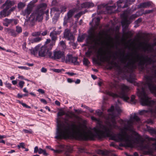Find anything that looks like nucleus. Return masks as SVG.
I'll return each instance as SVG.
<instances>
[{
    "mask_svg": "<svg viewBox=\"0 0 156 156\" xmlns=\"http://www.w3.org/2000/svg\"><path fill=\"white\" fill-rule=\"evenodd\" d=\"M108 112L109 114L106 115L100 110L96 111L97 115L100 118L106 120L105 124L100 125L102 133H100L98 128L94 127L88 130L85 134L78 133L79 138L86 140H93L95 138L101 139L105 137H110L112 140L122 142L120 144L121 146L133 148L136 144L141 149L146 150L144 151L145 154L151 155L153 154V149L149 144H144V140L138 133L134 132L133 134L135 137L133 138L132 135H129L127 133L128 131H133L134 125L137 124L140 126L141 125L140 119L135 113L131 115L129 120H121L120 123L123 125L122 127H121L117 125L116 120L122 112L120 108L117 105L115 106V108L113 106H112L111 108L108 109Z\"/></svg>",
    "mask_w": 156,
    "mask_h": 156,
    "instance_id": "nucleus-1",
    "label": "nucleus"
},
{
    "mask_svg": "<svg viewBox=\"0 0 156 156\" xmlns=\"http://www.w3.org/2000/svg\"><path fill=\"white\" fill-rule=\"evenodd\" d=\"M120 56L118 58L119 60L117 62H115L118 58L115 55H113L114 59L110 62V58L105 56L102 51H98L97 55V57L99 59L101 62H107L113 65L118 70V75L117 76V78L119 80L126 79L129 82L134 83L136 79V76L133 72V69L136 68V62H138V68L140 71H142L144 69L145 64L147 65L154 64L156 62V60H154L150 57L144 58L143 55L140 56L137 53L135 54V59H130L129 62L122 69L121 65L119 64L120 62L121 64H125L127 55L124 56V51L120 52L119 49Z\"/></svg>",
    "mask_w": 156,
    "mask_h": 156,
    "instance_id": "nucleus-2",
    "label": "nucleus"
},
{
    "mask_svg": "<svg viewBox=\"0 0 156 156\" xmlns=\"http://www.w3.org/2000/svg\"><path fill=\"white\" fill-rule=\"evenodd\" d=\"M76 117L74 113L70 112L65 114V118L64 121H62L60 118L57 119V128L56 136L55 138L57 139H68L74 137L76 139L80 140H85L80 139L78 133L85 134L86 132L82 133L81 132V126L80 125H76L75 123H72L70 126L68 121L69 118L72 119Z\"/></svg>",
    "mask_w": 156,
    "mask_h": 156,
    "instance_id": "nucleus-3",
    "label": "nucleus"
},
{
    "mask_svg": "<svg viewBox=\"0 0 156 156\" xmlns=\"http://www.w3.org/2000/svg\"><path fill=\"white\" fill-rule=\"evenodd\" d=\"M151 76H153V75L145 76V83H142L138 85L139 86L137 89V95L141 105L149 107L147 110L139 111V114L146 116L150 115L151 117L156 118V96L154 93L150 90L147 83V77Z\"/></svg>",
    "mask_w": 156,
    "mask_h": 156,
    "instance_id": "nucleus-4",
    "label": "nucleus"
},
{
    "mask_svg": "<svg viewBox=\"0 0 156 156\" xmlns=\"http://www.w3.org/2000/svg\"><path fill=\"white\" fill-rule=\"evenodd\" d=\"M112 86L115 93L108 90H105L104 93L113 98L120 97L124 101L132 104L136 103L135 95H132L130 99L129 97V91L131 90L129 87L123 84L119 85L116 80Z\"/></svg>",
    "mask_w": 156,
    "mask_h": 156,
    "instance_id": "nucleus-5",
    "label": "nucleus"
},
{
    "mask_svg": "<svg viewBox=\"0 0 156 156\" xmlns=\"http://www.w3.org/2000/svg\"><path fill=\"white\" fill-rule=\"evenodd\" d=\"M47 5L44 3L40 4L37 7V9L30 15L29 22L31 21V23L30 24L31 26L34 25V22L36 21H41L43 18V14L44 11L46 9Z\"/></svg>",
    "mask_w": 156,
    "mask_h": 156,
    "instance_id": "nucleus-6",
    "label": "nucleus"
},
{
    "mask_svg": "<svg viewBox=\"0 0 156 156\" xmlns=\"http://www.w3.org/2000/svg\"><path fill=\"white\" fill-rule=\"evenodd\" d=\"M50 39H47L45 44L41 46V44H38L36 46V50H38V55L41 57H46L49 58L50 56L51 50L54 45V42L51 44H49Z\"/></svg>",
    "mask_w": 156,
    "mask_h": 156,
    "instance_id": "nucleus-7",
    "label": "nucleus"
},
{
    "mask_svg": "<svg viewBox=\"0 0 156 156\" xmlns=\"http://www.w3.org/2000/svg\"><path fill=\"white\" fill-rule=\"evenodd\" d=\"M140 11L137 12L135 14H132L130 16L129 19L128 20L127 19L128 15L125 12H124L121 15V17L123 18L121 22L122 27H124L125 28H127L128 27L129 25L131 23L130 20L134 19L142 15V13H140Z\"/></svg>",
    "mask_w": 156,
    "mask_h": 156,
    "instance_id": "nucleus-8",
    "label": "nucleus"
},
{
    "mask_svg": "<svg viewBox=\"0 0 156 156\" xmlns=\"http://www.w3.org/2000/svg\"><path fill=\"white\" fill-rule=\"evenodd\" d=\"M153 76L147 77V83L150 90L156 96V70L154 72Z\"/></svg>",
    "mask_w": 156,
    "mask_h": 156,
    "instance_id": "nucleus-9",
    "label": "nucleus"
},
{
    "mask_svg": "<svg viewBox=\"0 0 156 156\" xmlns=\"http://www.w3.org/2000/svg\"><path fill=\"white\" fill-rule=\"evenodd\" d=\"M14 4V2L9 0H7L5 3L3 5L2 7L5 6V8L0 13V18L3 17L8 16L10 13V12L8 10Z\"/></svg>",
    "mask_w": 156,
    "mask_h": 156,
    "instance_id": "nucleus-10",
    "label": "nucleus"
},
{
    "mask_svg": "<svg viewBox=\"0 0 156 156\" xmlns=\"http://www.w3.org/2000/svg\"><path fill=\"white\" fill-rule=\"evenodd\" d=\"M65 56L63 52L60 51H54L53 53L51 51L49 58L55 60L61 59L62 61L63 62V60H64Z\"/></svg>",
    "mask_w": 156,
    "mask_h": 156,
    "instance_id": "nucleus-11",
    "label": "nucleus"
},
{
    "mask_svg": "<svg viewBox=\"0 0 156 156\" xmlns=\"http://www.w3.org/2000/svg\"><path fill=\"white\" fill-rule=\"evenodd\" d=\"M77 57H73L72 55L67 54L66 57H64V60L63 62L66 63H73L74 65L79 64L77 61Z\"/></svg>",
    "mask_w": 156,
    "mask_h": 156,
    "instance_id": "nucleus-12",
    "label": "nucleus"
},
{
    "mask_svg": "<svg viewBox=\"0 0 156 156\" xmlns=\"http://www.w3.org/2000/svg\"><path fill=\"white\" fill-rule=\"evenodd\" d=\"M100 18L98 17L96 18H94L92 20V21L90 22V24L91 25L92 23H94L95 27L92 26L90 28V30L91 31V33H94L95 30L98 28L99 24L100 21Z\"/></svg>",
    "mask_w": 156,
    "mask_h": 156,
    "instance_id": "nucleus-13",
    "label": "nucleus"
},
{
    "mask_svg": "<svg viewBox=\"0 0 156 156\" xmlns=\"http://www.w3.org/2000/svg\"><path fill=\"white\" fill-rule=\"evenodd\" d=\"M76 10V9L73 8L69 10L67 12V15L64 18V25H65L66 24L68 21L72 17Z\"/></svg>",
    "mask_w": 156,
    "mask_h": 156,
    "instance_id": "nucleus-14",
    "label": "nucleus"
},
{
    "mask_svg": "<svg viewBox=\"0 0 156 156\" xmlns=\"http://www.w3.org/2000/svg\"><path fill=\"white\" fill-rule=\"evenodd\" d=\"M97 153L98 154L104 155H111L112 156H116L115 154L112 153V151H107L106 150H98L97 151Z\"/></svg>",
    "mask_w": 156,
    "mask_h": 156,
    "instance_id": "nucleus-15",
    "label": "nucleus"
},
{
    "mask_svg": "<svg viewBox=\"0 0 156 156\" xmlns=\"http://www.w3.org/2000/svg\"><path fill=\"white\" fill-rule=\"evenodd\" d=\"M66 8L65 6L61 5L58 7L52 8L51 9V12L56 11L58 12H64L66 11Z\"/></svg>",
    "mask_w": 156,
    "mask_h": 156,
    "instance_id": "nucleus-16",
    "label": "nucleus"
},
{
    "mask_svg": "<svg viewBox=\"0 0 156 156\" xmlns=\"http://www.w3.org/2000/svg\"><path fill=\"white\" fill-rule=\"evenodd\" d=\"M106 5L105 4H102L100 5H98V9H101L102 8L106 7V9L108 10H111L112 12H114V11L113 9H115L116 8V5H114L112 6H106Z\"/></svg>",
    "mask_w": 156,
    "mask_h": 156,
    "instance_id": "nucleus-17",
    "label": "nucleus"
},
{
    "mask_svg": "<svg viewBox=\"0 0 156 156\" xmlns=\"http://www.w3.org/2000/svg\"><path fill=\"white\" fill-rule=\"evenodd\" d=\"M64 37L68 40H72L73 39L74 37L73 35L70 32V31L68 29H66L64 33Z\"/></svg>",
    "mask_w": 156,
    "mask_h": 156,
    "instance_id": "nucleus-18",
    "label": "nucleus"
},
{
    "mask_svg": "<svg viewBox=\"0 0 156 156\" xmlns=\"http://www.w3.org/2000/svg\"><path fill=\"white\" fill-rule=\"evenodd\" d=\"M32 10V6L28 5L26 9L22 11L21 14L23 16H26L27 17L30 13Z\"/></svg>",
    "mask_w": 156,
    "mask_h": 156,
    "instance_id": "nucleus-19",
    "label": "nucleus"
},
{
    "mask_svg": "<svg viewBox=\"0 0 156 156\" xmlns=\"http://www.w3.org/2000/svg\"><path fill=\"white\" fill-rule=\"evenodd\" d=\"M55 30H53L50 33V35L52 41H51L50 40V41L49 42V44H51L52 42H54V45L55 44V41L57 39V37H56L57 35L55 34Z\"/></svg>",
    "mask_w": 156,
    "mask_h": 156,
    "instance_id": "nucleus-20",
    "label": "nucleus"
},
{
    "mask_svg": "<svg viewBox=\"0 0 156 156\" xmlns=\"http://www.w3.org/2000/svg\"><path fill=\"white\" fill-rule=\"evenodd\" d=\"M151 5V2H147L140 3L137 6L138 8H146L150 6Z\"/></svg>",
    "mask_w": 156,
    "mask_h": 156,
    "instance_id": "nucleus-21",
    "label": "nucleus"
},
{
    "mask_svg": "<svg viewBox=\"0 0 156 156\" xmlns=\"http://www.w3.org/2000/svg\"><path fill=\"white\" fill-rule=\"evenodd\" d=\"M94 4L92 2H85L81 5L82 8H90L94 6Z\"/></svg>",
    "mask_w": 156,
    "mask_h": 156,
    "instance_id": "nucleus-22",
    "label": "nucleus"
},
{
    "mask_svg": "<svg viewBox=\"0 0 156 156\" xmlns=\"http://www.w3.org/2000/svg\"><path fill=\"white\" fill-rule=\"evenodd\" d=\"M91 119L92 120L97 122L99 125V126H97L95 127L98 128L100 129V133H102V132H101V129L100 127V125H102L101 124L102 122L101 120V119H97L93 116H92L91 117Z\"/></svg>",
    "mask_w": 156,
    "mask_h": 156,
    "instance_id": "nucleus-23",
    "label": "nucleus"
},
{
    "mask_svg": "<svg viewBox=\"0 0 156 156\" xmlns=\"http://www.w3.org/2000/svg\"><path fill=\"white\" fill-rule=\"evenodd\" d=\"M147 131L151 135H156V128L154 129L150 127H147Z\"/></svg>",
    "mask_w": 156,
    "mask_h": 156,
    "instance_id": "nucleus-24",
    "label": "nucleus"
},
{
    "mask_svg": "<svg viewBox=\"0 0 156 156\" xmlns=\"http://www.w3.org/2000/svg\"><path fill=\"white\" fill-rule=\"evenodd\" d=\"M12 19H9L5 18L3 20V24L6 27H8L10 24H11Z\"/></svg>",
    "mask_w": 156,
    "mask_h": 156,
    "instance_id": "nucleus-25",
    "label": "nucleus"
},
{
    "mask_svg": "<svg viewBox=\"0 0 156 156\" xmlns=\"http://www.w3.org/2000/svg\"><path fill=\"white\" fill-rule=\"evenodd\" d=\"M135 0H126L125 2V4L124 5H123L122 8L126 7L128 6V4H131L132 3L135 2Z\"/></svg>",
    "mask_w": 156,
    "mask_h": 156,
    "instance_id": "nucleus-26",
    "label": "nucleus"
},
{
    "mask_svg": "<svg viewBox=\"0 0 156 156\" xmlns=\"http://www.w3.org/2000/svg\"><path fill=\"white\" fill-rule=\"evenodd\" d=\"M42 39V38L40 37H37L32 39L31 41L32 43H37L39 42Z\"/></svg>",
    "mask_w": 156,
    "mask_h": 156,
    "instance_id": "nucleus-27",
    "label": "nucleus"
},
{
    "mask_svg": "<svg viewBox=\"0 0 156 156\" xmlns=\"http://www.w3.org/2000/svg\"><path fill=\"white\" fill-rule=\"evenodd\" d=\"M16 31L18 35L22 32V29L21 27L16 26Z\"/></svg>",
    "mask_w": 156,
    "mask_h": 156,
    "instance_id": "nucleus-28",
    "label": "nucleus"
},
{
    "mask_svg": "<svg viewBox=\"0 0 156 156\" xmlns=\"http://www.w3.org/2000/svg\"><path fill=\"white\" fill-rule=\"evenodd\" d=\"M9 33L14 37H16L18 35L16 31L14 30H9Z\"/></svg>",
    "mask_w": 156,
    "mask_h": 156,
    "instance_id": "nucleus-29",
    "label": "nucleus"
},
{
    "mask_svg": "<svg viewBox=\"0 0 156 156\" xmlns=\"http://www.w3.org/2000/svg\"><path fill=\"white\" fill-rule=\"evenodd\" d=\"M38 153L40 154H43L44 155L46 156H47L48 155V154L46 153L45 150H43L41 148H39V149Z\"/></svg>",
    "mask_w": 156,
    "mask_h": 156,
    "instance_id": "nucleus-30",
    "label": "nucleus"
},
{
    "mask_svg": "<svg viewBox=\"0 0 156 156\" xmlns=\"http://www.w3.org/2000/svg\"><path fill=\"white\" fill-rule=\"evenodd\" d=\"M111 39V37H109V39L108 40V42H106L105 43V45H106L107 46V48H109V47H110V48H113L114 47V45L113 44H110V40Z\"/></svg>",
    "mask_w": 156,
    "mask_h": 156,
    "instance_id": "nucleus-31",
    "label": "nucleus"
},
{
    "mask_svg": "<svg viewBox=\"0 0 156 156\" xmlns=\"http://www.w3.org/2000/svg\"><path fill=\"white\" fill-rule=\"evenodd\" d=\"M59 45L63 49H65L66 48V46L65 42L63 41H62L59 43Z\"/></svg>",
    "mask_w": 156,
    "mask_h": 156,
    "instance_id": "nucleus-32",
    "label": "nucleus"
},
{
    "mask_svg": "<svg viewBox=\"0 0 156 156\" xmlns=\"http://www.w3.org/2000/svg\"><path fill=\"white\" fill-rule=\"evenodd\" d=\"M41 34V31H37L32 33V35L34 37H37L40 36Z\"/></svg>",
    "mask_w": 156,
    "mask_h": 156,
    "instance_id": "nucleus-33",
    "label": "nucleus"
},
{
    "mask_svg": "<svg viewBox=\"0 0 156 156\" xmlns=\"http://www.w3.org/2000/svg\"><path fill=\"white\" fill-rule=\"evenodd\" d=\"M37 52L38 53V50H36V47H35L34 49L32 50L31 51V53L34 55H36L37 54Z\"/></svg>",
    "mask_w": 156,
    "mask_h": 156,
    "instance_id": "nucleus-34",
    "label": "nucleus"
},
{
    "mask_svg": "<svg viewBox=\"0 0 156 156\" xmlns=\"http://www.w3.org/2000/svg\"><path fill=\"white\" fill-rule=\"evenodd\" d=\"M83 64L86 66L88 65L90 63V62L88 59L85 58L83 59Z\"/></svg>",
    "mask_w": 156,
    "mask_h": 156,
    "instance_id": "nucleus-35",
    "label": "nucleus"
},
{
    "mask_svg": "<svg viewBox=\"0 0 156 156\" xmlns=\"http://www.w3.org/2000/svg\"><path fill=\"white\" fill-rule=\"evenodd\" d=\"M23 131L25 133H29L31 134L33 133V131L31 129H23Z\"/></svg>",
    "mask_w": 156,
    "mask_h": 156,
    "instance_id": "nucleus-36",
    "label": "nucleus"
},
{
    "mask_svg": "<svg viewBox=\"0 0 156 156\" xmlns=\"http://www.w3.org/2000/svg\"><path fill=\"white\" fill-rule=\"evenodd\" d=\"M124 2V0H119L117 2V4L118 6V8H119L122 7L121 6L119 5V4L122 3Z\"/></svg>",
    "mask_w": 156,
    "mask_h": 156,
    "instance_id": "nucleus-37",
    "label": "nucleus"
},
{
    "mask_svg": "<svg viewBox=\"0 0 156 156\" xmlns=\"http://www.w3.org/2000/svg\"><path fill=\"white\" fill-rule=\"evenodd\" d=\"M25 144L24 143H21L17 145V147L18 148H25Z\"/></svg>",
    "mask_w": 156,
    "mask_h": 156,
    "instance_id": "nucleus-38",
    "label": "nucleus"
},
{
    "mask_svg": "<svg viewBox=\"0 0 156 156\" xmlns=\"http://www.w3.org/2000/svg\"><path fill=\"white\" fill-rule=\"evenodd\" d=\"M25 4L22 2H20L18 4V7L19 9H22L24 7Z\"/></svg>",
    "mask_w": 156,
    "mask_h": 156,
    "instance_id": "nucleus-39",
    "label": "nucleus"
},
{
    "mask_svg": "<svg viewBox=\"0 0 156 156\" xmlns=\"http://www.w3.org/2000/svg\"><path fill=\"white\" fill-rule=\"evenodd\" d=\"M65 149H66L68 151L70 152H71L73 150L72 147L69 146H66Z\"/></svg>",
    "mask_w": 156,
    "mask_h": 156,
    "instance_id": "nucleus-40",
    "label": "nucleus"
},
{
    "mask_svg": "<svg viewBox=\"0 0 156 156\" xmlns=\"http://www.w3.org/2000/svg\"><path fill=\"white\" fill-rule=\"evenodd\" d=\"M92 51H88L86 52L85 55L87 57L90 58L92 54Z\"/></svg>",
    "mask_w": 156,
    "mask_h": 156,
    "instance_id": "nucleus-41",
    "label": "nucleus"
},
{
    "mask_svg": "<svg viewBox=\"0 0 156 156\" xmlns=\"http://www.w3.org/2000/svg\"><path fill=\"white\" fill-rule=\"evenodd\" d=\"M53 71L54 72L57 73H59L60 72H62V71H64V69H53Z\"/></svg>",
    "mask_w": 156,
    "mask_h": 156,
    "instance_id": "nucleus-42",
    "label": "nucleus"
},
{
    "mask_svg": "<svg viewBox=\"0 0 156 156\" xmlns=\"http://www.w3.org/2000/svg\"><path fill=\"white\" fill-rule=\"evenodd\" d=\"M18 21L16 19H12V25H16Z\"/></svg>",
    "mask_w": 156,
    "mask_h": 156,
    "instance_id": "nucleus-43",
    "label": "nucleus"
},
{
    "mask_svg": "<svg viewBox=\"0 0 156 156\" xmlns=\"http://www.w3.org/2000/svg\"><path fill=\"white\" fill-rule=\"evenodd\" d=\"M5 84L6 87L8 88L9 89H10L11 87V84L7 82H6Z\"/></svg>",
    "mask_w": 156,
    "mask_h": 156,
    "instance_id": "nucleus-44",
    "label": "nucleus"
},
{
    "mask_svg": "<svg viewBox=\"0 0 156 156\" xmlns=\"http://www.w3.org/2000/svg\"><path fill=\"white\" fill-rule=\"evenodd\" d=\"M24 83H25V82L23 81H21L19 82V85L20 87L21 88H23V85L24 84Z\"/></svg>",
    "mask_w": 156,
    "mask_h": 156,
    "instance_id": "nucleus-45",
    "label": "nucleus"
},
{
    "mask_svg": "<svg viewBox=\"0 0 156 156\" xmlns=\"http://www.w3.org/2000/svg\"><path fill=\"white\" fill-rule=\"evenodd\" d=\"M65 115V112H59L58 113V116H61Z\"/></svg>",
    "mask_w": 156,
    "mask_h": 156,
    "instance_id": "nucleus-46",
    "label": "nucleus"
},
{
    "mask_svg": "<svg viewBox=\"0 0 156 156\" xmlns=\"http://www.w3.org/2000/svg\"><path fill=\"white\" fill-rule=\"evenodd\" d=\"M153 11V10L151 9V10H146L144 12L142 13L143 14H148L149 13L151 12H152Z\"/></svg>",
    "mask_w": 156,
    "mask_h": 156,
    "instance_id": "nucleus-47",
    "label": "nucleus"
},
{
    "mask_svg": "<svg viewBox=\"0 0 156 156\" xmlns=\"http://www.w3.org/2000/svg\"><path fill=\"white\" fill-rule=\"evenodd\" d=\"M18 68L19 69H23L25 70H28L29 69V68L27 67L26 66H18Z\"/></svg>",
    "mask_w": 156,
    "mask_h": 156,
    "instance_id": "nucleus-48",
    "label": "nucleus"
},
{
    "mask_svg": "<svg viewBox=\"0 0 156 156\" xmlns=\"http://www.w3.org/2000/svg\"><path fill=\"white\" fill-rule=\"evenodd\" d=\"M142 21V19L141 18H138L137 20L135 22V24H137L138 23H140Z\"/></svg>",
    "mask_w": 156,
    "mask_h": 156,
    "instance_id": "nucleus-49",
    "label": "nucleus"
},
{
    "mask_svg": "<svg viewBox=\"0 0 156 156\" xmlns=\"http://www.w3.org/2000/svg\"><path fill=\"white\" fill-rule=\"evenodd\" d=\"M47 147H48L49 149H50L52 151H53L55 152L58 153L60 152V151H59V150H54L53 149H51V147L50 146H47Z\"/></svg>",
    "mask_w": 156,
    "mask_h": 156,
    "instance_id": "nucleus-50",
    "label": "nucleus"
},
{
    "mask_svg": "<svg viewBox=\"0 0 156 156\" xmlns=\"http://www.w3.org/2000/svg\"><path fill=\"white\" fill-rule=\"evenodd\" d=\"M21 104L24 107H26L27 108H31V107H30V106H29L27 105L25 103H21Z\"/></svg>",
    "mask_w": 156,
    "mask_h": 156,
    "instance_id": "nucleus-51",
    "label": "nucleus"
},
{
    "mask_svg": "<svg viewBox=\"0 0 156 156\" xmlns=\"http://www.w3.org/2000/svg\"><path fill=\"white\" fill-rule=\"evenodd\" d=\"M45 14L46 16V20H47L49 19V11L48 10H47L46 11V12H45Z\"/></svg>",
    "mask_w": 156,
    "mask_h": 156,
    "instance_id": "nucleus-52",
    "label": "nucleus"
},
{
    "mask_svg": "<svg viewBox=\"0 0 156 156\" xmlns=\"http://www.w3.org/2000/svg\"><path fill=\"white\" fill-rule=\"evenodd\" d=\"M79 151L81 153L84 151V149L83 147H79L78 148Z\"/></svg>",
    "mask_w": 156,
    "mask_h": 156,
    "instance_id": "nucleus-53",
    "label": "nucleus"
},
{
    "mask_svg": "<svg viewBox=\"0 0 156 156\" xmlns=\"http://www.w3.org/2000/svg\"><path fill=\"white\" fill-rule=\"evenodd\" d=\"M48 32V30H45L44 32L42 33H41V34L42 36H44L47 35Z\"/></svg>",
    "mask_w": 156,
    "mask_h": 156,
    "instance_id": "nucleus-54",
    "label": "nucleus"
},
{
    "mask_svg": "<svg viewBox=\"0 0 156 156\" xmlns=\"http://www.w3.org/2000/svg\"><path fill=\"white\" fill-rule=\"evenodd\" d=\"M130 31H127L126 32H123L124 36L127 38L128 37V35L129 34Z\"/></svg>",
    "mask_w": 156,
    "mask_h": 156,
    "instance_id": "nucleus-55",
    "label": "nucleus"
},
{
    "mask_svg": "<svg viewBox=\"0 0 156 156\" xmlns=\"http://www.w3.org/2000/svg\"><path fill=\"white\" fill-rule=\"evenodd\" d=\"M38 150L39 149L38 147H35L34 148V153H37L38 152Z\"/></svg>",
    "mask_w": 156,
    "mask_h": 156,
    "instance_id": "nucleus-56",
    "label": "nucleus"
},
{
    "mask_svg": "<svg viewBox=\"0 0 156 156\" xmlns=\"http://www.w3.org/2000/svg\"><path fill=\"white\" fill-rule=\"evenodd\" d=\"M81 12H79L75 16V18H77L78 19L81 15Z\"/></svg>",
    "mask_w": 156,
    "mask_h": 156,
    "instance_id": "nucleus-57",
    "label": "nucleus"
},
{
    "mask_svg": "<svg viewBox=\"0 0 156 156\" xmlns=\"http://www.w3.org/2000/svg\"><path fill=\"white\" fill-rule=\"evenodd\" d=\"M37 91L42 94H44V90H43L41 89H38L37 90Z\"/></svg>",
    "mask_w": 156,
    "mask_h": 156,
    "instance_id": "nucleus-58",
    "label": "nucleus"
},
{
    "mask_svg": "<svg viewBox=\"0 0 156 156\" xmlns=\"http://www.w3.org/2000/svg\"><path fill=\"white\" fill-rule=\"evenodd\" d=\"M66 74H68V75H69V76H71L76 74V73H70L69 72H67L66 73Z\"/></svg>",
    "mask_w": 156,
    "mask_h": 156,
    "instance_id": "nucleus-59",
    "label": "nucleus"
},
{
    "mask_svg": "<svg viewBox=\"0 0 156 156\" xmlns=\"http://www.w3.org/2000/svg\"><path fill=\"white\" fill-rule=\"evenodd\" d=\"M57 3L56 0H53L52 2L51 5H55Z\"/></svg>",
    "mask_w": 156,
    "mask_h": 156,
    "instance_id": "nucleus-60",
    "label": "nucleus"
},
{
    "mask_svg": "<svg viewBox=\"0 0 156 156\" xmlns=\"http://www.w3.org/2000/svg\"><path fill=\"white\" fill-rule=\"evenodd\" d=\"M66 147V146L63 145H59V147L63 150L65 149Z\"/></svg>",
    "mask_w": 156,
    "mask_h": 156,
    "instance_id": "nucleus-61",
    "label": "nucleus"
},
{
    "mask_svg": "<svg viewBox=\"0 0 156 156\" xmlns=\"http://www.w3.org/2000/svg\"><path fill=\"white\" fill-rule=\"evenodd\" d=\"M17 98H21L23 97V95L21 94L18 93L17 95Z\"/></svg>",
    "mask_w": 156,
    "mask_h": 156,
    "instance_id": "nucleus-62",
    "label": "nucleus"
},
{
    "mask_svg": "<svg viewBox=\"0 0 156 156\" xmlns=\"http://www.w3.org/2000/svg\"><path fill=\"white\" fill-rule=\"evenodd\" d=\"M41 101L44 103V104H46L47 103V101L44 99H41Z\"/></svg>",
    "mask_w": 156,
    "mask_h": 156,
    "instance_id": "nucleus-63",
    "label": "nucleus"
},
{
    "mask_svg": "<svg viewBox=\"0 0 156 156\" xmlns=\"http://www.w3.org/2000/svg\"><path fill=\"white\" fill-rule=\"evenodd\" d=\"M153 147L154 148V149L156 150V142L154 143H153L152 144Z\"/></svg>",
    "mask_w": 156,
    "mask_h": 156,
    "instance_id": "nucleus-64",
    "label": "nucleus"
}]
</instances>
